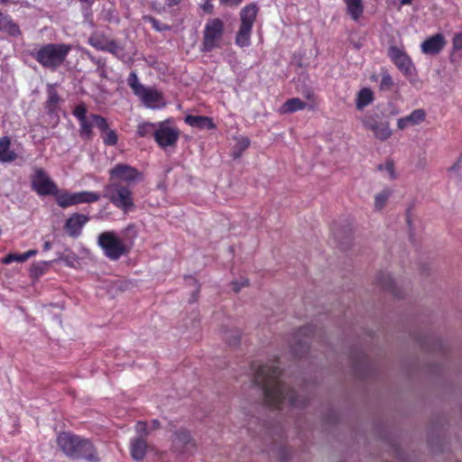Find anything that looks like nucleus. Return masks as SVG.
I'll return each mask as SVG.
<instances>
[{
    "label": "nucleus",
    "mask_w": 462,
    "mask_h": 462,
    "mask_svg": "<svg viewBox=\"0 0 462 462\" xmlns=\"http://www.w3.org/2000/svg\"><path fill=\"white\" fill-rule=\"evenodd\" d=\"M406 222L408 226L411 227V209L409 208L406 213Z\"/></svg>",
    "instance_id": "55"
},
{
    "label": "nucleus",
    "mask_w": 462,
    "mask_h": 462,
    "mask_svg": "<svg viewBox=\"0 0 462 462\" xmlns=\"http://www.w3.org/2000/svg\"><path fill=\"white\" fill-rule=\"evenodd\" d=\"M32 188L40 196L57 195L58 187L41 168L32 176Z\"/></svg>",
    "instance_id": "9"
},
{
    "label": "nucleus",
    "mask_w": 462,
    "mask_h": 462,
    "mask_svg": "<svg viewBox=\"0 0 462 462\" xmlns=\"http://www.w3.org/2000/svg\"><path fill=\"white\" fill-rule=\"evenodd\" d=\"M47 94L48 97L45 102V109L49 114H51L58 110L60 102V97L55 88L51 85L48 86Z\"/></svg>",
    "instance_id": "23"
},
{
    "label": "nucleus",
    "mask_w": 462,
    "mask_h": 462,
    "mask_svg": "<svg viewBox=\"0 0 462 462\" xmlns=\"http://www.w3.org/2000/svg\"><path fill=\"white\" fill-rule=\"evenodd\" d=\"M388 56L395 66L405 75H410L412 70V62L410 57L404 52L403 50L396 47L390 46L388 49Z\"/></svg>",
    "instance_id": "14"
},
{
    "label": "nucleus",
    "mask_w": 462,
    "mask_h": 462,
    "mask_svg": "<svg viewBox=\"0 0 462 462\" xmlns=\"http://www.w3.org/2000/svg\"><path fill=\"white\" fill-rule=\"evenodd\" d=\"M453 47L455 50H462V32L454 36Z\"/></svg>",
    "instance_id": "46"
},
{
    "label": "nucleus",
    "mask_w": 462,
    "mask_h": 462,
    "mask_svg": "<svg viewBox=\"0 0 462 462\" xmlns=\"http://www.w3.org/2000/svg\"><path fill=\"white\" fill-rule=\"evenodd\" d=\"M370 131H372L374 136L381 140L385 141L392 135V130L390 129L388 122H380L377 125L369 124Z\"/></svg>",
    "instance_id": "26"
},
{
    "label": "nucleus",
    "mask_w": 462,
    "mask_h": 462,
    "mask_svg": "<svg viewBox=\"0 0 462 462\" xmlns=\"http://www.w3.org/2000/svg\"><path fill=\"white\" fill-rule=\"evenodd\" d=\"M180 132L174 127L167 125L164 122L161 123L154 132V139L162 148L174 146L179 139Z\"/></svg>",
    "instance_id": "13"
},
{
    "label": "nucleus",
    "mask_w": 462,
    "mask_h": 462,
    "mask_svg": "<svg viewBox=\"0 0 462 462\" xmlns=\"http://www.w3.org/2000/svg\"><path fill=\"white\" fill-rule=\"evenodd\" d=\"M459 169V165L458 163H455L450 170H458Z\"/></svg>",
    "instance_id": "61"
},
{
    "label": "nucleus",
    "mask_w": 462,
    "mask_h": 462,
    "mask_svg": "<svg viewBox=\"0 0 462 462\" xmlns=\"http://www.w3.org/2000/svg\"><path fill=\"white\" fill-rule=\"evenodd\" d=\"M91 60L94 61L98 66V69H102L103 73H101V75H104V77H106V69H105L106 63H105V61H103L99 59H95V58H91Z\"/></svg>",
    "instance_id": "48"
},
{
    "label": "nucleus",
    "mask_w": 462,
    "mask_h": 462,
    "mask_svg": "<svg viewBox=\"0 0 462 462\" xmlns=\"http://www.w3.org/2000/svg\"><path fill=\"white\" fill-rule=\"evenodd\" d=\"M240 285L243 287H247L249 285V281L248 279H242L240 282H239Z\"/></svg>",
    "instance_id": "56"
},
{
    "label": "nucleus",
    "mask_w": 462,
    "mask_h": 462,
    "mask_svg": "<svg viewBox=\"0 0 462 462\" xmlns=\"http://www.w3.org/2000/svg\"><path fill=\"white\" fill-rule=\"evenodd\" d=\"M347 14L353 20H358L364 13L362 0H345Z\"/></svg>",
    "instance_id": "28"
},
{
    "label": "nucleus",
    "mask_w": 462,
    "mask_h": 462,
    "mask_svg": "<svg viewBox=\"0 0 462 462\" xmlns=\"http://www.w3.org/2000/svg\"><path fill=\"white\" fill-rule=\"evenodd\" d=\"M277 456L281 462H288L291 457V450L287 447H281L277 450Z\"/></svg>",
    "instance_id": "42"
},
{
    "label": "nucleus",
    "mask_w": 462,
    "mask_h": 462,
    "mask_svg": "<svg viewBox=\"0 0 462 462\" xmlns=\"http://www.w3.org/2000/svg\"><path fill=\"white\" fill-rule=\"evenodd\" d=\"M81 2L87 3L88 5H91L93 0H80Z\"/></svg>",
    "instance_id": "62"
},
{
    "label": "nucleus",
    "mask_w": 462,
    "mask_h": 462,
    "mask_svg": "<svg viewBox=\"0 0 462 462\" xmlns=\"http://www.w3.org/2000/svg\"><path fill=\"white\" fill-rule=\"evenodd\" d=\"M204 10L207 11L208 13H212L213 6L211 5H205Z\"/></svg>",
    "instance_id": "58"
},
{
    "label": "nucleus",
    "mask_w": 462,
    "mask_h": 462,
    "mask_svg": "<svg viewBox=\"0 0 462 462\" xmlns=\"http://www.w3.org/2000/svg\"><path fill=\"white\" fill-rule=\"evenodd\" d=\"M393 86V80L391 75L387 71H383L382 79L380 81V89L381 90H390Z\"/></svg>",
    "instance_id": "39"
},
{
    "label": "nucleus",
    "mask_w": 462,
    "mask_h": 462,
    "mask_svg": "<svg viewBox=\"0 0 462 462\" xmlns=\"http://www.w3.org/2000/svg\"><path fill=\"white\" fill-rule=\"evenodd\" d=\"M0 32H4L12 36H18L21 34L19 26L13 22V20L0 13Z\"/></svg>",
    "instance_id": "24"
},
{
    "label": "nucleus",
    "mask_w": 462,
    "mask_h": 462,
    "mask_svg": "<svg viewBox=\"0 0 462 462\" xmlns=\"http://www.w3.org/2000/svg\"><path fill=\"white\" fill-rule=\"evenodd\" d=\"M195 448V442L187 430L180 429L173 433L171 439V451L178 455L191 453Z\"/></svg>",
    "instance_id": "12"
},
{
    "label": "nucleus",
    "mask_w": 462,
    "mask_h": 462,
    "mask_svg": "<svg viewBox=\"0 0 462 462\" xmlns=\"http://www.w3.org/2000/svg\"><path fill=\"white\" fill-rule=\"evenodd\" d=\"M103 197L124 212L134 208L133 190L130 187L124 186V184L107 182L103 189Z\"/></svg>",
    "instance_id": "4"
},
{
    "label": "nucleus",
    "mask_w": 462,
    "mask_h": 462,
    "mask_svg": "<svg viewBox=\"0 0 462 462\" xmlns=\"http://www.w3.org/2000/svg\"><path fill=\"white\" fill-rule=\"evenodd\" d=\"M57 444L70 458H82L93 462L98 460L93 444L88 439H82L79 436L69 432H61L57 438Z\"/></svg>",
    "instance_id": "2"
},
{
    "label": "nucleus",
    "mask_w": 462,
    "mask_h": 462,
    "mask_svg": "<svg viewBox=\"0 0 462 462\" xmlns=\"http://www.w3.org/2000/svg\"><path fill=\"white\" fill-rule=\"evenodd\" d=\"M447 42L441 33L434 34L421 43V51L425 54L436 55L439 53Z\"/></svg>",
    "instance_id": "17"
},
{
    "label": "nucleus",
    "mask_w": 462,
    "mask_h": 462,
    "mask_svg": "<svg viewBox=\"0 0 462 462\" xmlns=\"http://www.w3.org/2000/svg\"><path fill=\"white\" fill-rule=\"evenodd\" d=\"M374 100V93L370 88H362L356 97V106L358 110H363Z\"/></svg>",
    "instance_id": "27"
},
{
    "label": "nucleus",
    "mask_w": 462,
    "mask_h": 462,
    "mask_svg": "<svg viewBox=\"0 0 462 462\" xmlns=\"http://www.w3.org/2000/svg\"><path fill=\"white\" fill-rule=\"evenodd\" d=\"M135 430L141 436H147L149 434V430L147 427V423L143 420H139L135 424Z\"/></svg>",
    "instance_id": "44"
},
{
    "label": "nucleus",
    "mask_w": 462,
    "mask_h": 462,
    "mask_svg": "<svg viewBox=\"0 0 462 462\" xmlns=\"http://www.w3.org/2000/svg\"><path fill=\"white\" fill-rule=\"evenodd\" d=\"M149 21L152 23L153 28L159 32H162L163 30H168L170 27L166 24H161L159 21H157L153 17H148Z\"/></svg>",
    "instance_id": "45"
},
{
    "label": "nucleus",
    "mask_w": 462,
    "mask_h": 462,
    "mask_svg": "<svg viewBox=\"0 0 462 462\" xmlns=\"http://www.w3.org/2000/svg\"><path fill=\"white\" fill-rule=\"evenodd\" d=\"M186 280L196 288V293H199V285L198 283V281L191 276L187 277Z\"/></svg>",
    "instance_id": "49"
},
{
    "label": "nucleus",
    "mask_w": 462,
    "mask_h": 462,
    "mask_svg": "<svg viewBox=\"0 0 462 462\" xmlns=\"http://www.w3.org/2000/svg\"><path fill=\"white\" fill-rule=\"evenodd\" d=\"M160 428H161V422L158 420H156V419L152 420V422H151V430H158Z\"/></svg>",
    "instance_id": "52"
},
{
    "label": "nucleus",
    "mask_w": 462,
    "mask_h": 462,
    "mask_svg": "<svg viewBox=\"0 0 462 462\" xmlns=\"http://www.w3.org/2000/svg\"><path fill=\"white\" fill-rule=\"evenodd\" d=\"M184 121L187 125L199 129L216 128V125L213 123L212 118L205 116L189 115L185 117Z\"/></svg>",
    "instance_id": "20"
},
{
    "label": "nucleus",
    "mask_w": 462,
    "mask_h": 462,
    "mask_svg": "<svg viewBox=\"0 0 462 462\" xmlns=\"http://www.w3.org/2000/svg\"><path fill=\"white\" fill-rule=\"evenodd\" d=\"M109 41L110 39L106 38L105 35L95 34L89 38L88 42L97 50L105 51Z\"/></svg>",
    "instance_id": "32"
},
{
    "label": "nucleus",
    "mask_w": 462,
    "mask_h": 462,
    "mask_svg": "<svg viewBox=\"0 0 462 462\" xmlns=\"http://www.w3.org/2000/svg\"><path fill=\"white\" fill-rule=\"evenodd\" d=\"M223 337L228 345L236 346L240 342L241 333L238 329H226Z\"/></svg>",
    "instance_id": "34"
},
{
    "label": "nucleus",
    "mask_w": 462,
    "mask_h": 462,
    "mask_svg": "<svg viewBox=\"0 0 462 462\" xmlns=\"http://www.w3.org/2000/svg\"><path fill=\"white\" fill-rule=\"evenodd\" d=\"M77 204L80 203H92L100 199V195L92 191H81L75 193Z\"/></svg>",
    "instance_id": "30"
},
{
    "label": "nucleus",
    "mask_w": 462,
    "mask_h": 462,
    "mask_svg": "<svg viewBox=\"0 0 462 462\" xmlns=\"http://www.w3.org/2000/svg\"><path fill=\"white\" fill-rule=\"evenodd\" d=\"M11 141L7 136L0 138V162H11L16 160L17 154L10 149Z\"/></svg>",
    "instance_id": "21"
},
{
    "label": "nucleus",
    "mask_w": 462,
    "mask_h": 462,
    "mask_svg": "<svg viewBox=\"0 0 462 462\" xmlns=\"http://www.w3.org/2000/svg\"><path fill=\"white\" fill-rule=\"evenodd\" d=\"M377 283L385 291L391 292L396 298H402V291L396 287L395 282L387 273H380L376 277Z\"/></svg>",
    "instance_id": "19"
},
{
    "label": "nucleus",
    "mask_w": 462,
    "mask_h": 462,
    "mask_svg": "<svg viewBox=\"0 0 462 462\" xmlns=\"http://www.w3.org/2000/svg\"><path fill=\"white\" fill-rule=\"evenodd\" d=\"M103 142L107 146H114L117 143L118 136L115 130L110 129L106 122V130L100 131Z\"/></svg>",
    "instance_id": "31"
},
{
    "label": "nucleus",
    "mask_w": 462,
    "mask_h": 462,
    "mask_svg": "<svg viewBox=\"0 0 462 462\" xmlns=\"http://www.w3.org/2000/svg\"><path fill=\"white\" fill-rule=\"evenodd\" d=\"M390 196H391L390 190H383V191L376 194L374 197L375 209H377V210L383 209L385 207Z\"/></svg>",
    "instance_id": "36"
},
{
    "label": "nucleus",
    "mask_w": 462,
    "mask_h": 462,
    "mask_svg": "<svg viewBox=\"0 0 462 462\" xmlns=\"http://www.w3.org/2000/svg\"><path fill=\"white\" fill-rule=\"evenodd\" d=\"M37 254V250H29L27 252H25L24 254H23V257H21L22 259L23 258L25 261L28 260L31 256H33Z\"/></svg>",
    "instance_id": "50"
},
{
    "label": "nucleus",
    "mask_w": 462,
    "mask_h": 462,
    "mask_svg": "<svg viewBox=\"0 0 462 462\" xmlns=\"http://www.w3.org/2000/svg\"><path fill=\"white\" fill-rule=\"evenodd\" d=\"M426 119V112L422 108L413 110L410 115L401 117L397 120V126L400 130H404L411 126L420 125Z\"/></svg>",
    "instance_id": "18"
},
{
    "label": "nucleus",
    "mask_w": 462,
    "mask_h": 462,
    "mask_svg": "<svg viewBox=\"0 0 462 462\" xmlns=\"http://www.w3.org/2000/svg\"><path fill=\"white\" fill-rule=\"evenodd\" d=\"M243 0H220L221 3H224L226 5H238L242 3Z\"/></svg>",
    "instance_id": "51"
},
{
    "label": "nucleus",
    "mask_w": 462,
    "mask_h": 462,
    "mask_svg": "<svg viewBox=\"0 0 462 462\" xmlns=\"http://www.w3.org/2000/svg\"><path fill=\"white\" fill-rule=\"evenodd\" d=\"M104 51H108L112 54H114L115 56L120 58L123 56V48L121 46H119L116 41L114 40H110L107 43V45L106 46V50Z\"/></svg>",
    "instance_id": "38"
},
{
    "label": "nucleus",
    "mask_w": 462,
    "mask_h": 462,
    "mask_svg": "<svg viewBox=\"0 0 462 462\" xmlns=\"http://www.w3.org/2000/svg\"><path fill=\"white\" fill-rule=\"evenodd\" d=\"M387 169H388V171H390L391 174L393 175V163L387 164Z\"/></svg>",
    "instance_id": "59"
},
{
    "label": "nucleus",
    "mask_w": 462,
    "mask_h": 462,
    "mask_svg": "<svg viewBox=\"0 0 462 462\" xmlns=\"http://www.w3.org/2000/svg\"><path fill=\"white\" fill-rule=\"evenodd\" d=\"M241 289H242V286L240 285V283L238 282H233V290L235 292H239Z\"/></svg>",
    "instance_id": "53"
},
{
    "label": "nucleus",
    "mask_w": 462,
    "mask_h": 462,
    "mask_svg": "<svg viewBox=\"0 0 462 462\" xmlns=\"http://www.w3.org/2000/svg\"><path fill=\"white\" fill-rule=\"evenodd\" d=\"M51 242L46 241V242L44 243V245H43V250H44V251H48V250H50V249H51Z\"/></svg>",
    "instance_id": "57"
},
{
    "label": "nucleus",
    "mask_w": 462,
    "mask_h": 462,
    "mask_svg": "<svg viewBox=\"0 0 462 462\" xmlns=\"http://www.w3.org/2000/svg\"><path fill=\"white\" fill-rule=\"evenodd\" d=\"M363 123H364L365 127L368 130H370L369 124H371L373 125H377L380 124V122H377L373 116H365Z\"/></svg>",
    "instance_id": "47"
},
{
    "label": "nucleus",
    "mask_w": 462,
    "mask_h": 462,
    "mask_svg": "<svg viewBox=\"0 0 462 462\" xmlns=\"http://www.w3.org/2000/svg\"><path fill=\"white\" fill-rule=\"evenodd\" d=\"M88 221V217L82 214H73L69 217L64 225V229L72 237L80 235L82 227Z\"/></svg>",
    "instance_id": "16"
},
{
    "label": "nucleus",
    "mask_w": 462,
    "mask_h": 462,
    "mask_svg": "<svg viewBox=\"0 0 462 462\" xmlns=\"http://www.w3.org/2000/svg\"><path fill=\"white\" fill-rule=\"evenodd\" d=\"M225 24L220 18H210L208 20L204 31L200 51L210 52L220 47V41L224 35Z\"/></svg>",
    "instance_id": "7"
},
{
    "label": "nucleus",
    "mask_w": 462,
    "mask_h": 462,
    "mask_svg": "<svg viewBox=\"0 0 462 462\" xmlns=\"http://www.w3.org/2000/svg\"><path fill=\"white\" fill-rule=\"evenodd\" d=\"M72 46L67 43H47L32 53V57L45 69L56 70L67 59Z\"/></svg>",
    "instance_id": "3"
},
{
    "label": "nucleus",
    "mask_w": 462,
    "mask_h": 462,
    "mask_svg": "<svg viewBox=\"0 0 462 462\" xmlns=\"http://www.w3.org/2000/svg\"><path fill=\"white\" fill-rule=\"evenodd\" d=\"M258 7L255 4L245 5L240 12V27L236 35V43L240 47L250 44L252 28L256 19Z\"/></svg>",
    "instance_id": "8"
},
{
    "label": "nucleus",
    "mask_w": 462,
    "mask_h": 462,
    "mask_svg": "<svg viewBox=\"0 0 462 462\" xmlns=\"http://www.w3.org/2000/svg\"><path fill=\"white\" fill-rule=\"evenodd\" d=\"M250 145V141L246 137H241L237 139L236 145L233 147L232 155L234 158H238L241 156L243 152H245Z\"/></svg>",
    "instance_id": "33"
},
{
    "label": "nucleus",
    "mask_w": 462,
    "mask_h": 462,
    "mask_svg": "<svg viewBox=\"0 0 462 462\" xmlns=\"http://www.w3.org/2000/svg\"><path fill=\"white\" fill-rule=\"evenodd\" d=\"M302 95L308 100L307 107L310 109H314L317 106L314 91L310 88H306L304 91H302Z\"/></svg>",
    "instance_id": "41"
},
{
    "label": "nucleus",
    "mask_w": 462,
    "mask_h": 462,
    "mask_svg": "<svg viewBox=\"0 0 462 462\" xmlns=\"http://www.w3.org/2000/svg\"><path fill=\"white\" fill-rule=\"evenodd\" d=\"M108 173V182L124 184V186L130 188L135 183L143 181L144 179L143 171L126 163L116 164L109 170Z\"/></svg>",
    "instance_id": "6"
},
{
    "label": "nucleus",
    "mask_w": 462,
    "mask_h": 462,
    "mask_svg": "<svg viewBox=\"0 0 462 462\" xmlns=\"http://www.w3.org/2000/svg\"><path fill=\"white\" fill-rule=\"evenodd\" d=\"M157 130L156 125L151 123H143L138 125L137 134L141 137H146L152 135L154 137V132Z\"/></svg>",
    "instance_id": "35"
},
{
    "label": "nucleus",
    "mask_w": 462,
    "mask_h": 462,
    "mask_svg": "<svg viewBox=\"0 0 462 462\" xmlns=\"http://www.w3.org/2000/svg\"><path fill=\"white\" fill-rule=\"evenodd\" d=\"M21 257H23V254H9L3 258L2 263L5 264H9L13 262H20V263L25 262V260L23 258L22 259Z\"/></svg>",
    "instance_id": "43"
},
{
    "label": "nucleus",
    "mask_w": 462,
    "mask_h": 462,
    "mask_svg": "<svg viewBox=\"0 0 462 462\" xmlns=\"http://www.w3.org/2000/svg\"><path fill=\"white\" fill-rule=\"evenodd\" d=\"M313 329L310 326L299 328L291 335L289 345L291 352L297 357H302L309 351L308 338L312 334Z\"/></svg>",
    "instance_id": "10"
},
{
    "label": "nucleus",
    "mask_w": 462,
    "mask_h": 462,
    "mask_svg": "<svg viewBox=\"0 0 462 462\" xmlns=\"http://www.w3.org/2000/svg\"><path fill=\"white\" fill-rule=\"evenodd\" d=\"M93 127H97L99 131L106 130V119L97 114H89L86 119L79 122V136L85 141L92 140Z\"/></svg>",
    "instance_id": "11"
},
{
    "label": "nucleus",
    "mask_w": 462,
    "mask_h": 462,
    "mask_svg": "<svg viewBox=\"0 0 462 462\" xmlns=\"http://www.w3.org/2000/svg\"><path fill=\"white\" fill-rule=\"evenodd\" d=\"M127 83L130 86V88L133 89L134 95H136L140 90H143V85H142L137 78V75L135 72H131L129 74V77L127 79Z\"/></svg>",
    "instance_id": "37"
},
{
    "label": "nucleus",
    "mask_w": 462,
    "mask_h": 462,
    "mask_svg": "<svg viewBox=\"0 0 462 462\" xmlns=\"http://www.w3.org/2000/svg\"><path fill=\"white\" fill-rule=\"evenodd\" d=\"M365 356L364 355H362L361 359H365ZM361 362H363V360H361L360 362L358 360H356V358L353 360L354 366L356 370L359 368Z\"/></svg>",
    "instance_id": "54"
},
{
    "label": "nucleus",
    "mask_w": 462,
    "mask_h": 462,
    "mask_svg": "<svg viewBox=\"0 0 462 462\" xmlns=\"http://www.w3.org/2000/svg\"><path fill=\"white\" fill-rule=\"evenodd\" d=\"M307 103L303 102L299 97L288 99L279 109L281 114L294 113L307 107Z\"/></svg>",
    "instance_id": "25"
},
{
    "label": "nucleus",
    "mask_w": 462,
    "mask_h": 462,
    "mask_svg": "<svg viewBox=\"0 0 462 462\" xmlns=\"http://www.w3.org/2000/svg\"><path fill=\"white\" fill-rule=\"evenodd\" d=\"M135 96L148 107L156 108L164 105L162 94L152 88L143 87V90H140Z\"/></svg>",
    "instance_id": "15"
},
{
    "label": "nucleus",
    "mask_w": 462,
    "mask_h": 462,
    "mask_svg": "<svg viewBox=\"0 0 462 462\" xmlns=\"http://www.w3.org/2000/svg\"><path fill=\"white\" fill-rule=\"evenodd\" d=\"M97 245L104 254L112 261L118 260L129 252L127 245L114 231L101 233L97 237Z\"/></svg>",
    "instance_id": "5"
},
{
    "label": "nucleus",
    "mask_w": 462,
    "mask_h": 462,
    "mask_svg": "<svg viewBox=\"0 0 462 462\" xmlns=\"http://www.w3.org/2000/svg\"><path fill=\"white\" fill-rule=\"evenodd\" d=\"M147 451V442L143 438H135L131 442V456L134 459L140 461L142 460Z\"/></svg>",
    "instance_id": "22"
},
{
    "label": "nucleus",
    "mask_w": 462,
    "mask_h": 462,
    "mask_svg": "<svg viewBox=\"0 0 462 462\" xmlns=\"http://www.w3.org/2000/svg\"><path fill=\"white\" fill-rule=\"evenodd\" d=\"M281 370L274 365H263L258 367L254 376V383L261 388L265 402L274 408H282L288 404L300 408L306 404L305 397L298 396L281 380Z\"/></svg>",
    "instance_id": "1"
},
{
    "label": "nucleus",
    "mask_w": 462,
    "mask_h": 462,
    "mask_svg": "<svg viewBox=\"0 0 462 462\" xmlns=\"http://www.w3.org/2000/svg\"><path fill=\"white\" fill-rule=\"evenodd\" d=\"M87 106L84 103L79 104L73 110V116L79 120V122L88 117Z\"/></svg>",
    "instance_id": "40"
},
{
    "label": "nucleus",
    "mask_w": 462,
    "mask_h": 462,
    "mask_svg": "<svg viewBox=\"0 0 462 462\" xmlns=\"http://www.w3.org/2000/svg\"><path fill=\"white\" fill-rule=\"evenodd\" d=\"M412 0H401L400 3L401 5H410L411 4Z\"/></svg>",
    "instance_id": "60"
},
{
    "label": "nucleus",
    "mask_w": 462,
    "mask_h": 462,
    "mask_svg": "<svg viewBox=\"0 0 462 462\" xmlns=\"http://www.w3.org/2000/svg\"><path fill=\"white\" fill-rule=\"evenodd\" d=\"M56 197V201L60 208H68L73 205H77V199L75 198V193H69L67 191L60 192L58 190Z\"/></svg>",
    "instance_id": "29"
}]
</instances>
